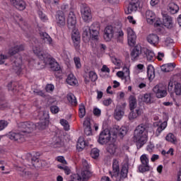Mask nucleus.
Returning a JSON list of instances; mask_svg holds the SVG:
<instances>
[{
    "label": "nucleus",
    "instance_id": "35",
    "mask_svg": "<svg viewBox=\"0 0 181 181\" xmlns=\"http://www.w3.org/2000/svg\"><path fill=\"white\" fill-rule=\"evenodd\" d=\"M67 100L69 101V103H71L73 107H76L77 105V98H76V96L74 94L70 93H68L66 95Z\"/></svg>",
    "mask_w": 181,
    "mask_h": 181
},
{
    "label": "nucleus",
    "instance_id": "24",
    "mask_svg": "<svg viewBox=\"0 0 181 181\" xmlns=\"http://www.w3.org/2000/svg\"><path fill=\"white\" fill-rule=\"evenodd\" d=\"M91 177V173L90 170H85L81 172V175H76V179L78 181H87Z\"/></svg>",
    "mask_w": 181,
    "mask_h": 181
},
{
    "label": "nucleus",
    "instance_id": "53",
    "mask_svg": "<svg viewBox=\"0 0 181 181\" xmlns=\"http://www.w3.org/2000/svg\"><path fill=\"white\" fill-rule=\"evenodd\" d=\"M8 127V121L1 119L0 120V131H4V128Z\"/></svg>",
    "mask_w": 181,
    "mask_h": 181
},
{
    "label": "nucleus",
    "instance_id": "17",
    "mask_svg": "<svg viewBox=\"0 0 181 181\" xmlns=\"http://www.w3.org/2000/svg\"><path fill=\"white\" fill-rule=\"evenodd\" d=\"M127 32L129 46H134L136 43V34L131 28H128Z\"/></svg>",
    "mask_w": 181,
    "mask_h": 181
},
{
    "label": "nucleus",
    "instance_id": "21",
    "mask_svg": "<svg viewBox=\"0 0 181 181\" xmlns=\"http://www.w3.org/2000/svg\"><path fill=\"white\" fill-rule=\"evenodd\" d=\"M10 2L18 11H25L26 9V2L23 0H10Z\"/></svg>",
    "mask_w": 181,
    "mask_h": 181
},
{
    "label": "nucleus",
    "instance_id": "51",
    "mask_svg": "<svg viewBox=\"0 0 181 181\" xmlns=\"http://www.w3.org/2000/svg\"><path fill=\"white\" fill-rule=\"evenodd\" d=\"M74 62L77 69H81V62L80 60V57H74Z\"/></svg>",
    "mask_w": 181,
    "mask_h": 181
},
{
    "label": "nucleus",
    "instance_id": "22",
    "mask_svg": "<svg viewBox=\"0 0 181 181\" xmlns=\"http://www.w3.org/2000/svg\"><path fill=\"white\" fill-rule=\"evenodd\" d=\"M163 23L168 29H172V28H173V20L172 17L168 14L163 15Z\"/></svg>",
    "mask_w": 181,
    "mask_h": 181
},
{
    "label": "nucleus",
    "instance_id": "16",
    "mask_svg": "<svg viewBox=\"0 0 181 181\" xmlns=\"http://www.w3.org/2000/svg\"><path fill=\"white\" fill-rule=\"evenodd\" d=\"M154 127H156V136H159L165 129H166L168 127V122L164 121V122H156L153 124Z\"/></svg>",
    "mask_w": 181,
    "mask_h": 181
},
{
    "label": "nucleus",
    "instance_id": "40",
    "mask_svg": "<svg viewBox=\"0 0 181 181\" xmlns=\"http://www.w3.org/2000/svg\"><path fill=\"white\" fill-rule=\"evenodd\" d=\"M116 129L117 131V134L119 135V136H124V135H127V132L128 129L125 127H119V126H117L116 127Z\"/></svg>",
    "mask_w": 181,
    "mask_h": 181
},
{
    "label": "nucleus",
    "instance_id": "18",
    "mask_svg": "<svg viewBox=\"0 0 181 181\" xmlns=\"http://www.w3.org/2000/svg\"><path fill=\"white\" fill-rule=\"evenodd\" d=\"M77 23V18H76V14L73 11H70L68 14L67 18V25L69 29H74L76 28V24Z\"/></svg>",
    "mask_w": 181,
    "mask_h": 181
},
{
    "label": "nucleus",
    "instance_id": "49",
    "mask_svg": "<svg viewBox=\"0 0 181 181\" xmlns=\"http://www.w3.org/2000/svg\"><path fill=\"white\" fill-rule=\"evenodd\" d=\"M37 13H38V16H39L40 19L42 22H46L47 21H49L47 16H46V14L43 13V11H38Z\"/></svg>",
    "mask_w": 181,
    "mask_h": 181
},
{
    "label": "nucleus",
    "instance_id": "61",
    "mask_svg": "<svg viewBox=\"0 0 181 181\" xmlns=\"http://www.w3.org/2000/svg\"><path fill=\"white\" fill-rule=\"evenodd\" d=\"M116 33L117 39H122L124 37V31L122 30H118Z\"/></svg>",
    "mask_w": 181,
    "mask_h": 181
},
{
    "label": "nucleus",
    "instance_id": "23",
    "mask_svg": "<svg viewBox=\"0 0 181 181\" xmlns=\"http://www.w3.org/2000/svg\"><path fill=\"white\" fill-rule=\"evenodd\" d=\"M153 94H152L151 93H145L144 95H140L139 98L146 104H152V103H153Z\"/></svg>",
    "mask_w": 181,
    "mask_h": 181
},
{
    "label": "nucleus",
    "instance_id": "36",
    "mask_svg": "<svg viewBox=\"0 0 181 181\" xmlns=\"http://www.w3.org/2000/svg\"><path fill=\"white\" fill-rule=\"evenodd\" d=\"M129 110H135L136 108V98L134 95H130L129 98Z\"/></svg>",
    "mask_w": 181,
    "mask_h": 181
},
{
    "label": "nucleus",
    "instance_id": "34",
    "mask_svg": "<svg viewBox=\"0 0 181 181\" xmlns=\"http://www.w3.org/2000/svg\"><path fill=\"white\" fill-rule=\"evenodd\" d=\"M86 146L87 144L86 143V141H84V139L79 138L76 144L77 151H78V152H81V151H83Z\"/></svg>",
    "mask_w": 181,
    "mask_h": 181
},
{
    "label": "nucleus",
    "instance_id": "29",
    "mask_svg": "<svg viewBox=\"0 0 181 181\" xmlns=\"http://www.w3.org/2000/svg\"><path fill=\"white\" fill-rule=\"evenodd\" d=\"M82 37L84 42H88L91 36L90 35V26L85 25L83 28Z\"/></svg>",
    "mask_w": 181,
    "mask_h": 181
},
{
    "label": "nucleus",
    "instance_id": "48",
    "mask_svg": "<svg viewBox=\"0 0 181 181\" xmlns=\"http://www.w3.org/2000/svg\"><path fill=\"white\" fill-rule=\"evenodd\" d=\"M141 165H149V158L146 156V154H143L140 157Z\"/></svg>",
    "mask_w": 181,
    "mask_h": 181
},
{
    "label": "nucleus",
    "instance_id": "8",
    "mask_svg": "<svg viewBox=\"0 0 181 181\" xmlns=\"http://www.w3.org/2000/svg\"><path fill=\"white\" fill-rule=\"evenodd\" d=\"M153 91L156 93L157 98H163L168 95V91L166 90V88L163 86L162 84L156 85L153 87Z\"/></svg>",
    "mask_w": 181,
    "mask_h": 181
},
{
    "label": "nucleus",
    "instance_id": "19",
    "mask_svg": "<svg viewBox=\"0 0 181 181\" xmlns=\"http://www.w3.org/2000/svg\"><path fill=\"white\" fill-rule=\"evenodd\" d=\"M40 37L42 40H43L44 43H46V45H49V46H54V42L53 41V39L47 33L40 31Z\"/></svg>",
    "mask_w": 181,
    "mask_h": 181
},
{
    "label": "nucleus",
    "instance_id": "43",
    "mask_svg": "<svg viewBox=\"0 0 181 181\" xmlns=\"http://www.w3.org/2000/svg\"><path fill=\"white\" fill-rule=\"evenodd\" d=\"M59 123L64 127V131H70V124L66 119H61Z\"/></svg>",
    "mask_w": 181,
    "mask_h": 181
},
{
    "label": "nucleus",
    "instance_id": "60",
    "mask_svg": "<svg viewBox=\"0 0 181 181\" xmlns=\"http://www.w3.org/2000/svg\"><path fill=\"white\" fill-rule=\"evenodd\" d=\"M7 87L8 88V91H18V88H16V86L12 87V82H10L8 85Z\"/></svg>",
    "mask_w": 181,
    "mask_h": 181
},
{
    "label": "nucleus",
    "instance_id": "33",
    "mask_svg": "<svg viewBox=\"0 0 181 181\" xmlns=\"http://www.w3.org/2000/svg\"><path fill=\"white\" fill-rule=\"evenodd\" d=\"M147 77L149 80H153L155 78V68L152 64H149L147 66Z\"/></svg>",
    "mask_w": 181,
    "mask_h": 181
},
{
    "label": "nucleus",
    "instance_id": "52",
    "mask_svg": "<svg viewBox=\"0 0 181 181\" xmlns=\"http://www.w3.org/2000/svg\"><path fill=\"white\" fill-rule=\"evenodd\" d=\"M45 91H47V93H53V91H54V85L47 84L45 86Z\"/></svg>",
    "mask_w": 181,
    "mask_h": 181
},
{
    "label": "nucleus",
    "instance_id": "45",
    "mask_svg": "<svg viewBox=\"0 0 181 181\" xmlns=\"http://www.w3.org/2000/svg\"><path fill=\"white\" fill-rule=\"evenodd\" d=\"M139 170L141 173H145V172H149L151 170V166L149 165H141L139 167Z\"/></svg>",
    "mask_w": 181,
    "mask_h": 181
},
{
    "label": "nucleus",
    "instance_id": "12",
    "mask_svg": "<svg viewBox=\"0 0 181 181\" xmlns=\"http://www.w3.org/2000/svg\"><path fill=\"white\" fill-rule=\"evenodd\" d=\"M142 57L144 59H146L147 62H154L155 59H156V57L155 55V52L152 49H150L148 48H146L144 47L142 48Z\"/></svg>",
    "mask_w": 181,
    "mask_h": 181
},
{
    "label": "nucleus",
    "instance_id": "26",
    "mask_svg": "<svg viewBox=\"0 0 181 181\" xmlns=\"http://www.w3.org/2000/svg\"><path fill=\"white\" fill-rule=\"evenodd\" d=\"M98 78V76H97V74L94 71H90L88 73H86L85 76L86 83H89L90 80L93 82L97 81Z\"/></svg>",
    "mask_w": 181,
    "mask_h": 181
},
{
    "label": "nucleus",
    "instance_id": "28",
    "mask_svg": "<svg viewBox=\"0 0 181 181\" xmlns=\"http://www.w3.org/2000/svg\"><path fill=\"white\" fill-rule=\"evenodd\" d=\"M146 18L148 23L150 25H153V23H155V21H156V16L155 15V13L151 10H148L146 12Z\"/></svg>",
    "mask_w": 181,
    "mask_h": 181
},
{
    "label": "nucleus",
    "instance_id": "7",
    "mask_svg": "<svg viewBox=\"0 0 181 181\" xmlns=\"http://www.w3.org/2000/svg\"><path fill=\"white\" fill-rule=\"evenodd\" d=\"M110 141H111V132H110V129H106L100 134L98 142L101 145H105Z\"/></svg>",
    "mask_w": 181,
    "mask_h": 181
},
{
    "label": "nucleus",
    "instance_id": "44",
    "mask_svg": "<svg viewBox=\"0 0 181 181\" xmlns=\"http://www.w3.org/2000/svg\"><path fill=\"white\" fill-rule=\"evenodd\" d=\"M165 140L168 141V142H171V144H175V142H176L177 141L176 137L175 136V134L172 133H169L165 136Z\"/></svg>",
    "mask_w": 181,
    "mask_h": 181
},
{
    "label": "nucleus",
    "instance_id": "15",
    "mask_svg": "<svg viewBox=\"0 0 181 181\" xmlns=\"http://www.w3.org/2000/svg\"><path fill=\"white\" fill-rule=\"evenodd\" d=\"M71 39L75 49L76 50L78 49H80V42L81 40V36L80 35V32L78 30H73L71 34Z\"/></svg>",
    "mask_w": 181,
    "mask_h": 181
},
{
    "label": "nucleus",
    "instance_id": "5",
    "mask_svg": "<svg viewBox=\"0 0 181 181\" xmlns=\"http://www.w3.org/2000/svg\"><path fill=\"white\" fill-rule=\"evenodd\" d=\"M133 141L135 142L137 149H141L148 142V127L146 124H141L136 127Z\"/></svg>",
    "mask_w": 181,
    "mask_h": 181
},
{
    "label": "nucleus",
    "instance_id": "4",
    "mask_svg": "<svg viewBox=\"0 0 181 181\" xmlns=\"http://www.w3.org/2000/svg\"><path fill=\"white\" fill-rule=\"evenodd\" d=\"M129 168L127 165H122L119 170V160L115 158L112 160V171H109V175L112 179L116 181H124L128 177Z\"/></svg>",
    "mask_w": 181,
    "mask_h": 181
},
{
    "label": "nucleus",
    "instance_id": "39",
    "mask_svg": "<svg viewBox=\"0 0 181 181\" xmlns=\"http://www.w3.org/2000/svg\"><path fill=\"white\" fill-rule=\"evenodd\" d=\"M154 26L157 28L160 32L164 26L163 21H162L160 18L156 17V21H154Z\"/></svg>",
    "mask_w": 181,
    "mask_h": 181
},
{
    "label": "nucleus",
    "instance_id": "38",
    "mask_svg": "<svg viewBox=\"0 0 181 181\" xmlns=\"http://www.w3.org/2000/svg\"><path fill=\"white\" fill-rule=\"evenodd\" d=\"M66 83L67 84H69V86H76L78 82L74 75L70 74L66 78Z\"/></svg>",
    "mask_w": 181,
    "mask_h": 181
},
{
    "label": "nucleus",
    "instance_id": "54",
    "mask_svg": "<svg viewBox=\"0 0 181 181\" xmlns=\"http://www.w3.org/2000/svg\"><path fill=\"white\" fill-rule=\"evenodd\" d=\"M18 171L21 176H26V175H29V173L26 171V168H22L20 167L18 168Z\"/></svg>",
    "mask_w": 181,
    "mask_h": 181
},
{
    "label": "nucleus",
    "instance_id": "1",
    "mask_svg": "<svg viewBox=\"0 0 181 181\" xmlns=\"http://www.w3.org/2000/svg\"><path fill=\"white\" fill-rule=\"evenodd\" d=\"M49 125V118L43 117L40 119V122L34 124L33 122H22L18 124L19 132H11L8 134V138L11 141H15L18 144H22L26 141V138L29 134L33 132L35 129H46V127Z\"/></svg>",
    "mask_w": 181,
    "mask_h": 181
},
{
    "label": "nucleus",
    "instance_id": "2",
    "mask_svg": "<svg viewBox=\"0 0 181 181\" xmlns=\"http://www.w3.org/2000/svg\"><path fill=\"white\" fill-rule=\"evenodd\" d=\"M30 38V45L33 47V52L37 56L38 59L42 62L45 67L47 64H49L52 71H62L60 64L53 58L50 54L45 53L43 48L40 46L39 41L35 37H28Z\"/></svg>",
    "mask_w": 181,
    "mask_h": 181
},
{
    "label": "nucleus",
    "instance_id": "32",
    "mask_svg": "<svg viewBox=\"0 0 181 181\" xmlns=\"http://www.w3.org/2000/svg\"><path fill=\"white\" fill-rule=\"evenodd\" d=\"M176 67V65L173 63L165 64L160 66L161 71L165 73H169V71H172L173 69Z\"/></svg>",
    "mask_w": 181,
    "mask_h": 181
},
{
    "label": "nucleus",
    "instance_id": "25",
    "mask_svg": "<svg viewBox=\"0 0 181 181\" xmlns=\"http://www.w3.org/2000/svg\"><path fill=\"white\" fill-rule=\"evenodd\" d=\"M52 141V148H62V146H64V141L62 140V138L57 136H54Z\"/></svg>",
    "mask_w": 181,
    "mask_h": 181
},
{
    "label": "nucleus",
    "instance_id": "58",
    "mask_svg": "<svg viewBox=\"0 0 181 181\" xmlns=\"http://www.w3.org/2000/svg\"><path fill=\"white\" fill-rule=\"evenodd\" d=\"M93 115L95 117H100L101 116V110H100L98 107H95L93 109Z\"/></svg>",
    "mask_w": 181,
    "mask_h": 181
},
{
    "label": "nucleus",
    "instance_id": "10",
    "mask_svg": "<svg viewBox=\"0 0 181 181\" xmlns=\"http://www.w3.org/2000/svg\"><path fill=\"white\" fill-rule=\"evenodd\" d=\"M139 5H141V1H139V0H132L127 8L124 9L126 15H129L130 13L138 11Z\"/></svg>",
    "mask_w": 181,
    "mask_h": 181
},
{
    "label": "nucleus",
    "instance_id": "9",
    "mask_svg": "<svg viewBox=\"0 0 181 181\" xmlns=\"http://www.w3.org/2000/svg\"><path fill=\"white\" fill-rule=\"evenodd\" d=\"M90 36L92 40H98V35H100V24L93 23L90 27Z\"/></svg>",
    "mask_w": 181,
    "mask_h": 181
},
{
    "label": "nucleus",
    "instance_id": "27",
    "mask_svg": "<svg viewBox=\"0 0 181 181\" xmlns=\"http://www.w3.org/2000/svg\"><path fill=\"white\" fill-rule=\"evenodd\" d=\"M147 42L152 46H156L159 43V36L156 34H150L147 36Z\"/></svg>",
    "mask_w": 181,
    "mask_h": 181
},
{
    "label": "nucleus",
    "instance_id": "64",
    "mask_svg": "<svg viewBox=\"0 0 181 181\" xmlns=\"http://www.w3.org/2000/svg\"><path fill=\"white\" fill-rule=\"evenodd\" d=\"M13 18L16 22H18V21L20 22L23 21L22 17L18 13L14 14Z\"/></svg>",
    "mask_w": 181,
    "mask_h": 181
},
{
    "label": "nucleus",
    "instance_id": "31",
    "mask_svg": "<svg viewBox=\"0 0 181 181\" xmlns=\"http://www.w3.org/2000/svg\"><path fill=\"white\" fill-rule=\"evenodd\" d=\"M124 110L121 107H117L114 112V117L117 121H119L124 117Z\"/></svg>",
    "mask_w": 181,
    "mask_h": 181
},
{
    "label": "nucleus",
    "instance_id": "56",
    "mask_svg": "<svg viewBox=\"0 0 181 181\" xmlns=\"http://www.w3.org/2000/svg\"><path fill=\"white\" fill-rule=\"evenodd\" d=\"M8 107H9L8 103H6L5 100H0V110H5L6 108H8Z\"/></svg>",
    "mask_w": 181,
    "mask_h": 181
},
{
    "label": "nucleus",
    "instance_id": "37",
    "mask_svg": "<svg viewBox=\"0 0 181 181\" xmlns=\"http://www.w3.org/2000/svg\"><path fill=\"white\" fill-rule=\"evenodd\" d=\"M168 11L172 15H175V13L179 12V6L175 3H170L168 4Z\"/></svg>",
    "mask_w": 181,
    "mask_h": 181
},
{
    "label": "nucleus",
    "instance_id": "47",
    "mask_svg": "<svg viewBox=\"0 0 181 181\" xmlns=\"http://www.w3.org/2000/svg\"><path fill=\"white\" fill-rule=\"evenodd\" d=\"M107 151L110 155H114L117 152V146L114 144H110L107 147Z\"/></svg>",
    "mask_w": 181,
    "mask_h": 181
},
{
    "label": "nucleus",
    "instance_id": "46",
    "mask_svg": "<svg viewBox=\"0 0 181 181\" xmlns=\"http://www.w3.org/2000/svg\"><path fill=\"white\" fill-rule=\"evenodd\" d=\"M90 156L93 159H97L100 156V150L98 148H93L90 151Z\"/></svg>",
    "mask_w": 181,
    "mask_h": 181
},
{
    "label": "nucleus",
    "instance_id": "42",
    "mask_svg": "<svg viewBox=\"0 0 181 181\" xmlns=\"http://www.w3.org/2000/svg\"><path fill=\"white\" fill-rule=\"evenodd\" d=\"M36 156H33L31 158V163L33 165V166H34L35 168L37 167V163H39V156H40V153L37 152L35 153Z\"/></svg>",
    "mask_w": 181,
    "mask_h": 181
},
{
    "label": "nucleus",
    "instance_id": "30",
    "mask_svg": "<svg viewBox=\"0 0 181 181\" xmlns=\"http://www.w3.org/2000/svg\"><path fill=\"white\" fill-rule=\"evenodd\" d=\"M142 115V110L141 108H136L131 110L129 118V119H135V118H138L140 115Z\"/></svg>",
    "mask_w": 181,
    "mask_h": 181
},
{
    "label": "nucleus",
    "instance_id": "3",
    "mask_svg": "<svg viewBox=\"0 0 181 181\" xmlns=\"http://www.w3.org/2000/svg\"><path fill=\"white\" fill-rule=\"evenodd\" d=\"M25 50V45H15L8 49V54H0V64H4L6 60L10 59L13 63V69L18 76L22 74V56L21 52Z\"/></svg>",
    "mask_w": 181,
    "mask_h": 181
},
{
    "label": "nucleus",
    "instance_id": "50",
    "mask_svg": "<svg viewBox=\"0 0 181 181\" xmlns=\"http://www.w3.org/2000/svg\"><path fill=\"white\" fill-rule=\"evenodd\" d=\"M57 168L58 169H61L62 170H64L65 175H70V168H69V167L66 166V165H57Z\"/></svg>",
    "mask_w": 181,
    "mask_h": 181
},
{
    "label": "nucleus",
    "instance_id": "59",
    "mask_svg": "<svg viewBox=\"0 0 181 181\" xmlns=\"http://www.w3.org/2000/svg\"><path fill=\"white\" fill-rule=\"evenodd\" d=\"M50 111L52 114H57V112H59V107L52 105L50 107Z\"/></svg>",
    "mask_w": 181,
    "mask_h": 181
},
{
    "label": "nucleus",
    "instance_id": "20",
    "mask_svg": "<svg viewBox=\"0 0 181 181\" xmlns=\"http://www.w3.org/2000/svg\"><path fill=\"white\" fill-rule=\"evenodd\" d=\"M142 47L141 45H136L131 52L130 56L132 57V60H138L139 55L142 56Z\"/></svg>",
    "mask_w": 181,
    "mask_h": 181
},
{
    "label": "nucleus",
    "instance_id": "63",
    "mask_svg": "<svg viewBox=\"0 0 181 181\" xmlns=\"http://www.w3.org/2000/svg\"><path fill=\"white\" fill-rule=\"evenodd\" d=\"M146 149L148 151V152H149L150 153L153 152V149H155V145H153V144L150 143L147 147Z\"/></svg>",
    "mask_w": 181,
    "mask_h": 181
},
{
    "label": "nucleus",
    "instance_id": "14",
    "mask_svg": "<svg viewBox=\"0 0 181 181\" xmlns=\"http://www.w3.org/2000/svg\"><path fill=\"white\" fill-rule=\"evenodd\" d=\"M115 33V28L112 27V25H107L104 30L103 37L105 42H110L111 39L114 37V35Z\"/></svg>",
    "mask_w": 181,
    "mask_h": 181
},
{
    "label": "nucleus",
    "instance_id": "57",
    "mask_svg": "<svg viewBox=\"0 0 181 181\" xmlns=\"http://www.w3.org/2000/svg\"><path fill=\"white\" fill-rule=\"evenodd\" d=\"M84 134L87 136H90V135H93V131L91 130V127H84Z\"/></svg>",
    "mask_w": 181,
    "mask_h": 181
},
{
    "label": "nucleus",
    "instance_id": "13",
    "mask_svg": "<svg viewBox=\"0 0 181 181\" xmlns=\"http://www.w3.org/2000/svg\"><path fill=\"white\" fill-rule=\"evenodd\" d=\"M168 91L169 93H175L176 95H181V84L177 81H170L168 83Z\"/></svg>",
    "mask_w": 181,
    "mask_h": 181
},
{
    "label": "nucleus",
    "instance_id": "41",
    "mask_svg": "<svg viewBox=\"0 0 181 181\" xmlns=\"http://www.w3.org/2000/svg\"><path fill=\"white\" fill-rule=\"evenodd\" d=\"M78 115L79 118H84L86 117V106L83 103L79 105Z\"/></svg>",
    "mask_w": 181,
    "mask_h": 181
},
{
    "label": "nucleus",
    "instance_id": "55",
    "mask_svg": "<svg viewBox=\"0 0 181 181\" xmlns=\"http://www.w3.org/2000/svg\"><path fill=\"white\" fill-rule=\"evenodd\" d=\"M56 160L57 162H59L60 163H62L63 165H67V161H66V159H64V157L63 156H59L56 158Z\"/></svg>",
    "mask_w": 181,
    "mask_h": 181
},
{
    "label": "nucleus",
    "instance_id": "11",
    "mask_svg": "<svg viewBox=\"0 0 181 181\" xmlns=\"http://www.w3.org/2000/svg\"><path fill=\"white\" fill-rule=\"evenodd\" d=\"M56 23L59 28H64L66 26V16L64 12L59 10L55 15Z\"/></svg>",
    "mask_w": 181,
    "mask_h": 181
},
{
    "label": "nucleus",
    "instance_id": "62",
    "mask_svg": "<svg viewBox=\"0 0 181 181\" xmlns=\"http://www.w3.org/2000/svg\"><path fill=\"white\" fill-rule=\"evenodd\" d=\"M103 104L105 107H108V105H111V104H112V100L111 98L106 99L103 100Z\"/></svg>",
    "mask_w": 181,
    "mask_h": 181
},
{
    "label": "nucleus",
    "instance_id": "6",
    "mask_svg": "<svg viewBox=\"0 0 181 181\" xmlns=\"http://www.w3.org/2000/svg\"><path fill=\"white\" fill-rule=\"evenodd\" d=\"M81 13L83 22H90V21L93 19L91 9L87 6V4H82L81 6Z\"/></svg>",
    "mask_w": 181,
    "mask_h": 181
}]
</instances>
